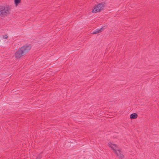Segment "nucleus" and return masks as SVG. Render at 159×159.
Instances as JSON below:
<instances>
[{
  "instance_id": "0eeeda50",
  "label": "nucleus",
  "mask_w": 159,
  "mask_h": 159,
  "mask_svg": "<svg viewBox=\"0 0 159 159\" xmlns=\"http://www.w3.org/2000/svg\"><path fill=\"white\" fill-rule=\"evenodd\" d=\"M110 148L112 149H115L116 148V145L114 144L111 143L110 144Z\"/></svg>"
},
{
  "instance_id": "f257e3e1",
  "label": "nucleus",
  "mask_w": 159,
  "mask_h": 159,
  "mask_svg": "<svg viewBox=\"0 0 159 159\" xmlns=\"http://www.w3.org/2000/svg\"><path fill=\"white\" fill-rule=\"evenodd\" d=\"M30 46H23L19 50L17 51L16 53V57L17 58H19L21 57L26 53L30 49Z\"/></svg>"
},
{
  "instance_id": "39448f33",
  "label": "nucleus",
  "mask_w": 159,
  "mask_h": 159,
  "mask_svg": "<svg viewBox=\"0 0 159 159\" xmlns=\"http://www.w3.org/2000/svg\"><path fill=\"white\" fill-rule=\"evenodd\" d=\"M103 30L102 28L98 29L95 30V31L92 32V34H97L99 33H100Z\"/></svg>"
},
{
  "instance_id": "7ed1b4c3",
  "label": "nucleus",
  "mask_w": 159,
  "mask_h": 159,
  "mask_svg": "<svg viewBox=\"0 0 159 159\" xmlns=\"http://www.w3.org/2000/svg\"><path fill=\"white\" fill-rule=\"evenodd\" d=\"M103 5L102 4H99L94 7L92 11L93 13H96L100 11L103 7Z\"/></svg>"
},
{
  "instance_id": "20e7f679",
  "label": "nucleus",
  "mask_w": 159,
  "mask_h": 159,
  "mask_svg": "<svg viewBox=\"0 0 159 159\" xmlns=\"http://www.w3.org/2000/svg\"><path fill=\"white\" fill-rule=\"evenodd\" d=\"M114 152L121 159H125L124 155L121 153L120 150H113Z\"/></svg>"
},
{
  "instance_id": "f03ea898",
  "label": "nucleus",
  "mask_w": 159,
  "mask_h": 159,
  "mask_svg": "<svg viewBox=\"0 0 159 159\" xmlns=\"http://www.w3.org/2000/svg\"><path fill=\"white\" fill-rule=\"evenodd\" d=\"M10 10L9 7H4L1 8L0 10V15H5L9 13Z\"/></svg>"
},
{
  "instance_id": "9d476101",
  "label": "nucleus",
  "mask_w": 159,
  "mask_h": 159,
  "mask_svg": "<svg viewBox=\"0 0 159 159\" xmlns=\"http://www.w3.org/2000/svg\"><path fill=\"white\" fill-rule=\"evenodd\" d=\"M41 157L39 156V157H38L36 158V159H40Z\"/></svg>"
},
{
  "instance_id": "1a4fd4ad",
  "label": "nucleus",
  "mask_w": 159,
  "mask_h": 159,
  "mask_svg": "<svg viewBox=\"0 0 159 159\" xmlns=\"http://www.w3.org/2000/svg\"><path fill=\"white\" fill-rule=\"evenodd\" d=\"M8 38V36L7 35H3L2 37L3 39H7Z\"/></svg>"
},
{
  "instance_id": "423d86ee",
  "label": "nucleus",
  "mask_w": 159,
  "mask_h": 159,
  "mask_svg": "<svg viewBox=\"0 0 159 159\" xmlns=\"http://www.w3.org/2000/svg\"><path fill=\"white\" fill-rule=\"evenodd\" d=\"M138 115L136 113H132L130 116L131 119H134L137 118Z\"/></svg>"
},
{
  "instance_id": "6e6552de",
  "label": "nucleus",
  "mask_w": 159,
  "mask_h": 159,
  "mask_svg": "<svg viewBox=\"0 0 159 159\" xmlns=\"http://www.w3.org/2000/svg\"><path fill=\"white\" fill-rule=\"evenodd\" d=\"M21 0H15V3L16 6L20 2Z\"/></svg>"
}]
</instances>
